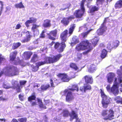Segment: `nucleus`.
Returning <instances> with one entry per match:
<instances>
[{
	"label": "nucleus",
	"mask_w": 122,
	"mask_h": 122,
	"mask_svg": "<svg viewBox=\"0 0 122 122\" xmlns=\"http://www.w3.org/2000/svg\"><path fill=\"white\" fill-rule=\"evenodd\" d=\"M50 87V86L49 84H43L41 86V89L42 91L43 92L47 90Z\"/></svg>",
	"instance_id": "c756f323"
},
{
	"label": "nucleus",
	"mask_w": 122,
	"mask_h": 122,
	"mask_svg": "<svg viewBox=\"0 0 122 122\" xmlns=\"http://www.w3.org/2000/svg\"><path fill=\"white\" fill-rule=\"evenodd\" d=\"M17 53V52L16 51L11 53L10 55V60L12 61H14L16 58Z\"/></svg>",
	"instance_id": "412c9836"
},
{
	"label": "nucleus",
	"mask_w": 122,
	"mask_h": 122,
	"mask_svg": "<svg viewBox=\"0 0 122 122\" xmlns=\"http://www.w3.org/2000/svg\"><path fill=\"white\" fill-rule=\"evenodd\" d=\"M99 38L97 36H95L91 40V42L94 47L97 44V43L99 41Z\"/></svg>",
	"instance_id": "393cba45"
},
{
	"label": "nucleus",
	"mask_w": 122,
	"mask_h": 122,
	"mask_svg": "<svg viewBox=\"0 0 122 122\" xmlns=\"http://www.w3.org/2000/svg\"><path fill=\"white\" fill-rule=\"evenodd\" d=\"M107 51L105 49H103L102 51L100 57L102 59L105 58L107 55Z\"/></svg>",
	"instance_id": "2f4dec72"
},
{
	"label": "nucleus",
	"mask_w": 122,
	"mask_h": 122,
	"mask_svg": "<svg viewBox=\"0 0 122 122\" xmlns=\"http://www.w3.org/2000/svg\"><path fill=\"white\" fill-rule=\"evenodd\" d=\"M30 23V21L28 20H27L25 23V24L27 27H28L29 26V24Z\"/></svg>",
	"instance_id": "6e6d98bb"
},
{
	"label": "nucleus",
	"mask_w": 122,
	"mask_h": 122,
	"mask_svg": "<svg viewBox=\"0 0 122 122\" xmlns=\"http://www.w3.org/2000/svg\"><path fill=\"white\" fill-rule=\"evenodd\" d=\"M38 56L36 54H34L31 59L30 61L31 62L35 63L37 61Z\"/></svg>",
	"instance_id": "c9c22d12"
},
{
	"label": "nucleus",
	"mask_w": 122,
	"mask_h": 122,
	"mask_svg": "<svg viewBox=\"0 0 122 122\" xmlns=\"http://www.w3.org/2000/svg\"><path fill=\"white\" fill-rule=\"evenodd\" d=\"M81 42L85 50L87 49V48H93L92 44L89 42L88 40L83 41Z\"/></svg>",
	"instance_id": "4468645a"
},
{
	"label": "nucleus",
	"mask_w": 122,
	"mask_h": 122,
	"mask_svg": "<svg viewBox=\"0 0 122 122\" xmlns=\"http://www.w3.org/2000/svg\"><path fill=\"white\" fill-rule=\"evenodd\" d=\"M106 88L108 91H111V88H110V86L109 85H107L106 87Z\"/></svg>",
	"instance_id": "338daca9"
},
{
	"label": "nucleus",
	"mask_w": 122,
	"mask_h": 122,
	"mask_svg": "<svg viewBox=\"0 0 122 122\" xmlns=\"http://www.w3.org/2000/svg\"><path fill=\"white\" fill-rule=\"evenodd\" d=\"M36 99V93L35 92H33L31 95L28 97V101L31 102L32 101L35 100Z\"/></svg>",
	"instance_id": "bb28decb"
},
{
	"label": "nucleus",
	"mask_w": 122,
	"mask_h": 122,
	"mask_svg": "<svg viewBox=\"0 0 122 122\" xmlns=\"http://www.w3.org/2000/svg\"><path fill=\"white\" fill-rule=\"evenodd\" d=\"M75 27V24H73L71 25L69 29V36H71L73 33Z\"/></svg>",
	"instance_id": "c85d7f7f"
},
{
	"label": "nucleus",
	"mask_w": 122,
	"mask_h": 122,
	"mask_svg": "<svg viewBox=\"0 0 122 122\" xmlns=\"http://www.w3.org/2000/svg\"><path fill=\"white\" fill-rule=\"evenodd\" d=\"M79 87L77 84H73L71 86V87L65 89L63 91L65 95H66V101L69 102H70L74 99L72 92L75 91L78 92L79 91Z\"/></svg>",
	"instance_id": "f257e3e1"
},
{
	"label": "nucleus",
	"mask_w": 122,
	"mask_h": 122,
	"mask_svg": "<svg viewBox=\"0 0 122 122\" xmlns=\"http://www.w3.org/2000/svg\"><path fill=\"white\" fill-rule=\"evenodd\" d=\"M75 18H76L75 17L74 15H71L68 16V17H67V18L68 20L69 21H71L72 20H74Z\"/></svg>",
	"instance_id": "c03bdc74"
},
{
	"label": "nucleus",
	"mask_w": 122,
	"mask_h": 122,
	"mask_svg": "<svg viewBox=\"0 0 122 122\" xmlns=\"http://www.w3.org/2000/svg\"><path fill=\"white\" fill-rule=\"evenodd\" d=\"M57 33V30L56 29L51 31L50 33L47 34L48 38L51 40H55L56 39V38L53 37L56 36Z\"/></svg>",
	"instance_id": "f8f14e48"
},
{
	"label": "nucleus",
	"mask_w": 122,
	"mask_h": 122,
	"mask_svg": "<svg viewBox=\"0 0 122 122\" xmlns=\"http://www.w3.org/2000/svg\"><path fill=\"white\" fill-rule=\"evenodd\" d=\"M118 82H117V78L115 77L114 81V84L111 87V92L116 96L119 93V84L122 82V77L119 76L118 78Z\"/></svg>",
	"instance_id": "39448f33"
},
{
	"label": "nucleus",
	"mask_w": 122,
	"mask_h": 122,
	"mask_svg": "<svg viewBox=\"0 0 122 122\" xmlns=\"http://www.w3.org/2000/svg\"><path fill=\"white\" fill-rule=\"evenodd\" d=\"M82 57V54L81 53H78L77 54V58L78 60L81 59Z\"/></svg>",
	"instance_id": "8fccbe9b"
},
{
	"label": "nucleus",
	"mask_w": 122,
	"mask_h": 122,
	"mask_svg": "<svg viewBox=\"0 0 122 122\" xmlns=\"http://www.w3.org/2000/svg\"><path fill=\"white\" fill-rule=\"evenodd\" d=\"M30 37H31V36L30 34H29L28 35L26 36V41H27L30 40Z\"/></svg>",
	"instance_id": "e2e57ef3"
},
{
	"label": "nucleus",
	"mask_w": 122,
	"mask_h": 122,
	"mask_svg": "<svg viewBox=\"0 0 122 122\" xmlns=\"http://www.w3.org/2000/svg\"><path fill=\"white\" fill-rule=\"evenodd\" d=\"M19 71L16 66H10L7 67V75L9 76H12L19 75Z\"/></svg>",
	"instance_id": "1a4fd4ad"
},
{
	"label": "nucleus",
	"mask_w": 122,
	"mask_h": 122,
	"mask_svg": "<svg viewBox=\"0 0 122 122\" xmlns=\"http://www.w3.org/2000/svg\"><path fill=\"white\" fill-rule=\"evenodd\" d=\"M119 42L118 40H116L113 42L112 43L113 46L112 48H117L119 45Z\"/></svg>",
	"instance_id": "58836bf2"
},
{
	"label": "nucleus",
	"mask_w": 122,
	"mask_h": 122,
	"mask_svg": "<svg viewBox=\"0 0 122 122\" xmlns=\"http://www.w3.org/2000/svg\"><path fill=\"white\" fill-rule=\"evenodd\" d=\"M21 45V43L19 42L14 43L12 47V49L13 50H15L20 46Z\"/></svg>",
	"instance_id": "f704fd0d"
},
{
	"label": "nucleus",
	"mask_w": 122,
	"mask_h": 122,
	"mask_svg": "<svg viewBox=\"0 0 122 122\" xmlns=\"http://www.w3.org/2000/svg\"><path fill=\"white\" fill-rule=\"evenodd\" d=\"M68 30L67 29L65 30L61 34L60 38L61 42L60 43L61 47L57 49V51L59 53L62 52L66 47L65 43L67 39Z\"/></svg>",
	"instance_id": "20e7f679"
},
{
	"label": "nucleus",
	"mask_w": 122,
	"mask_h": 122,
	"mask_svg": "<svg viewBox=\"0 0 122 122\" xmlns=\"http://www.w3.org/2000/svg\"><path fill=\"white\" fill-rule=\"evenodd\" d=\"M86 0H82L80 4V9L75 10L73 13L76 18L78 19L77 21L82 20L83 16L85 13L86 11L84 5Z\"/></svg>",
	"instance_id": "7ed1b4c3"
},
{
	"label": "nucleus",
	"mask_w": 122,
	"mask_h": 122,
	"mask_svg": "<svg viewBox=\"0 0 122 122\" xmlns=\"http://www.w3.org/2000/svg\"><path fill=\"white\" fill-rule=\"evenodd\" d=\"M91 89V85L86 83L84 84L83 86H80L79 88L80 91L83 93L86 92L87 90H90Z\"/></svg>",
	"instance_id": "9b49d317"
},
{
	"label": "nucleus",
	"mask_w": 122,
	"mask_h": 122,
	"mask_svg": "<svg viewBox=\"0 0 122 122\" xmlns=\"http://www.w3.org/2000/svg\"><path fill=\"white\" fill-rule=\"evenodd\" d=\"M57 76L58 77L60 78L63 82H68L70 79L67 74L65 73H59L57 75Z\"/></svg>",
	"instance_id": "9d476101"
},
{
	"label": "nucleus",
	"mask_w": 122,
	"mask_h": 122,
	"mask_svg": "<svg viewBox=\"0 0 122 122\" xmlns=\"http://www.w3.org/2000/svg\"><path fill=\"white\" fill-rule=\"evenodd\" d=\"M108 17H107L104 18L103 23L101 25L103 26H106L105 25V24L106 23L107 21V19H108Z\"/></svg>",
	"instance_id": "3c124183"
},
{
	"label": "nucleus",
	"mask_w": 122,
	"mask_h": 122,
	"mask_svg": "<svg viewBox=\"0 0 122 122\" xmlns=\"http://www.w3.org/2000/svg\"><path fill=\"white\" fill-rule=\"evenodd\" d=\"M99 8L96 6L92 7L90 9L89 13H94L95 11H98Z\"/></svg>",
	"instance_id": "473e14b6"
},
{
	"label": "nucleus",
	"mask_w": 122,
	"mask_h": 122,
	"mask_svg": "<svg viewBox=\"0 0 122 122\" xmlns=\"http://www.w3.org/2000/svg\"><path fill=\"white\" fill-rule=\"evenodd\" d=\"M70 67L75 70H77L78 69V68L77 66H76V64L74 63H70Z\"/></svg>",
	"instance_id": "4c0bfd02"
},
{
	"label": "nucleus",
	"mask_w": 122,
	"mask_h": 122,
	"mask_svg": "<svg viewBox=\"0 0 122 122\" xmlns=\"http://www.w3.org/2000/svg\"><path fill=\"white\" fill-rule=\"evenodd\" d=\"M107 27L106 26H103L101 25L96 32V33L98 36L103 35L107 30Z\"/></svg>",
	"instance_id": "ddd939ff"
},
{
	"label": "nucleus",
	"mask_w": 122,
	"mask_h": 122,
	"mask_svg": "<svg viewBox=\"0 0 122 122\" xmlns=\"http://www.w3.org/2000/svg\"><path fill=\"white\" fill-rule=\"evenodd\" d=\"M23 96L21 95L20 94L19 95V98L20 100L23 101Z\"/></svg>",
	"instance_id": "bf43d9fd"
},
{
	"label": "nucleus",
	"mask_w": 122,
	"mask_h": 122,
	"mask_svg": "<svg viewBox=\"0 0 122 122\" xmlns=\"http://www.w3.org/2000/svg\"><path fill=\"white\" fill-rule=\"evenodd\" d=\"M15 6L17 8H24V6L23 5L22 2L15 4Z\"/></svg>",
	"instance_id": "e433bc0d"
},
{
	"label": "nucleus",
	"mask_w": 122,
	"mask_h": 122,
	"mask_svg": "<svg viewBox=\"0 0 122 122\" xmlns=\"http://www.w3.org/2000/svg\"><path fill=\"white\" fill-rule=\"evenodd\" d=\"M21 27V25L20 24H18L16 25L15 29H19Z\"/></svg>",
	"instance_id": "0e129e2a"
},
{
	"label": "nucleus",
	"mask_w": 122,
	"mask_h": 122,
	"mask_svg": "<svg viewBox=\"0 0 122 122\" xmlns=\"http://www.w3.org/2000/svg\"><path fill=\"white\" fill-rule=\"evenodd\" d=\"M60 44L58 42H56L55 43L54 48L55 49H57L59 46Z\"/></svg>",
	"instance_id": "603ef678"
},
{
	"label": "nucleus",
	"mask_w": 122,
	"mask_h": 122,
	"mask_svg": "<svg viewBox=\"0 0 122 122\" xmlns=\"http://www.w3.org/2000/svg\"><path fill=\"white\" fill-rule=\"evenodd\" d=\"M31 69L33 72H36L39 69V67L37 66L36 64V66H35L33 65H31Z\"/></svg>",
	"instance_id": "ea45409f"
},
{
	"label": "nucleus",
	"mask_w": 122,
	"mask_h": 122,
	"mask_svg": "<svg viewBox=\"0 0 122 122\" xmlns=\"http://www.w3.org/2000/svg\"><path fill=\"white\" fill-rule=\"evenodd\" d=\"M109 112V114L107 116L104 117L103 119L105 120H111L114 119V111L111 108L108 110H103L102 112L101 115L103 117H105L107 115V112Z\"/></svg>",
	"instance_id": "6e6552de"
},
{
	"label": "nucleus",
	"mask_w": 122,
	"mask_h": 122,
	"mask_svg": "<svg viewBox=\"0 0 122 122\" xmlns=\"http://www.w3.org/2000/svg\"><path fill=\"white\" fill-rule=\"evenodd\" d=\"M18 120L20 122H26L27 119L26 117L22 118H19Z\"/></svg>",
	"instance_id": "49530a36"
},
{
	"label": "nucleus",
	"mask_w": 122,
	"mask_h": 122,
	"mask_svg": "<svg viewBox=\"0 0 122 122\" xmlns=\"http://www.w3.org/2000/svg\"><path fill=\"white\" fill-rule=\"evenodd\" d=\"M93 48H87V50L86 51L84 52L83 54L84 55H86L89 52H90L92 50Z\"/></svg>",
	"instance_id": "de8ad7c7"
},
{
	"label": "nucleus",
	"mask_w": 122,
	"mask_h": 122,
	"mask_svg": "<svg viewBox=\"0 0 122 122\" xmlns=\"http://www.w3.org/2000/svg\"><path fill=\"white\" fill-rule=\"evenodd\" d=\"M37 105V103L36 101H34L32 102L31 105L32 106H34Z\"/></svg>",
	"instance_id": "69168bd1"
},
{
	"label": "nucleus",
	"mask_w": 122,
	"mask_h": 122,
	"mask_svg": "<svg viewBox=\"0 0 122 122\" xmlns=\"http://www.w3.org/2000/svg\"><path fill=\"white\" fill-rule=\"evenodd\" d=\"M32 54V53L31 52H24V56L25 59L27 60L30 59Z\"/></svg>",
	"instance_id": "cd10ccee"
},
{
	"label": "nucleus",
	"mask_w": 122,
	"mask_h": 122,
	"mask_svg": "<svg viewBox=\"0 0 122 122\" xmlns=\"http://www.w3.org/2000/svg\"><path fill=\"white\" fill-rule=\"evenodd\" d=\"M6 99L4 98H3L2 96H0V101H4L6 100Z\"/></svg>",
	"instance_id": "774afa93"
},
{
	"label": "nucleus",
	"mask_w": 122,
	"mask_h": 122,
	"mask_svg": "<svg viewBox=\"0 0 122 122\" xmlns=\"http://www.w3.org/2000/svg\"><path fill=\"white\" fill-rule=\"evenodd\" d=\"M51 25L50 20L47 19L44 20L43 24V26L44 27H50Z\"/></svg>",
	"instance_id": "aec40b11"
},
{
	"label": "nucleus",
	"mask_w": 122,
	"mask_h": 122,
	"mask_svg": "<svg viewBox=\"0 0 122 122\" xmlns=\"http://www.w3.org/2000/svg\"><path fill=\"white\" fill-rule=\"evenodd\" d=\"M5 60V58L2 56V55L0 54V64L1 63L2 61H4Z\"/></svg>",
	"instance_id": "5fc2aeb1"
},
{
	"label": "nucleus",
	"mask_w": 122,
	"mask_h": 122,
	"mask_svg": "<svg viewBox=\"0 0 122 122\" xmlns=\"http://www.w3.org/2000/svg\"><path fill=\"white\" fill-rule=\"evenodd\" d=\"M77 117L76 118H74V119H76V121L75 122H81L80 119L78 118V115L77 113Z\"/></svg>",
	"instance_id": "680f3d73"
},
{
	"label": "nucleus",
	"mask_w": 122,
	"mask_h": 122,
	"mask_svg": "<svg viewBox=\"0 0 122 122\" xmlns=\"http://www.w3.org/2000/svg\"><path fill=\"white\" fill-rule=\"evenodd\" d=\"M101 97L102 98L101 103L102 107L104 108H107L108 105L111 104L112 102L111 98L108 97L106 95L104 92L101 89H100Z\"/></svg>",
	"instance_id": "423d86ee"
},
{
	"label": "nucleus",
	"mask_w": 122,
	"mask_h": 122,
	"mask_svg": "<svg viewBox=\"0 0 122 122\" xmlns=\"http://www.w3.org/2000/svg\"><path fill=\"white\" fill-rule=\"evenodd\" d=\"M29 20L30 21V23H34L36 22L37 19L33 17H31L29 18Z\"/></svg>",
	"instance_id": "79ce46f5"
},
{
	"label": "nucleus",
	"mask_w": 122,
	"mask_h": 122,
	"mask_svg": "<svg viewBox=\"0 0 122 122\" xmlns=\"http://www.w3.org/2000/svg\"><path fill=\"white\" fill-rule=\"evenodd\" d=\"M11 83L12 86H11V88L13 89H15L19 86L18 83V81H17L12 80V81Z\"/></svg>",
	"instance_id": "7c9ffc66"
},
{
	"label": "nucleus",
	"mask_w": 122,
	"mask_h": 122,
	"mask_svg": "<svg viewBox=\"0 0 122 122\" xmlns=\"http://www.w3.org/2000/svg\"><path fill=\"white\" fill-rule=\"evenodd\" d=\"M92 29H91L90 30H87V31L83 32L81 34V35L83 38L86 37L87 35L92 30Z\"/></svg>",
	"instance_id": "72a5a7b5"
},
{
	"label": "nucleus",
	"mask_w": 122,
	"mask_h": 122,
	"mask_svg": "<svg viewBox=\"0 0 122 122\" xmlns=\"http://www.w3.org/2000/svg\"><path fill=\"white\" fill-rule=\"evenodd\" d=\"M61 113L63 117H70V120L71 121L74 118L77 117V112L73 110H71V112H70L68 110L65 109L62 111Z\"/></svg>",
	"instance_id": "0eeeda50"
},
{
	"label": "nucleus",
	"mask_w": 122,
	"mask_h": 122,
	"mask_svg": "<svg viewBox=\"0 0 122 122\" xmlns=\"http://www.w3.org/2000/svg\"><path fill=\"white\" fill-rule=\"evenodd\" d=\"M43 119L45 122H48V118L46 115H45L43 116Z\"/></svg>",
	"instance_id": "4d7b16f0"
},
{
	"label": "nucleus",
	"mask_w": 122,
	"mask_h": 122,
	"mask_svg": "<svg viewBox=\"0 0 122 122\" xmlns=\"http://www.w3.org/2000/svg\"><path fill=\"white\" fill-rule=\"evenodd\" d=\"M50 83L51 85L50 87L54 88L55 87V86L53 80L52 79H51L50 80Z\"/></svg>",
	"instance_id": "a18cd8bd"
},
{
	"label": "nucleus",
	"mask_w": 122,
	"mask_h": 122,
	"mask_svg": "<svg viewBox=\"0 0 122 122\" xmlns=\"http://www.w3.org/2000/svg\"><path fill=\"white\" fill-rule=\"evenodd\" d=\"M75 49L76 51H78L85 50L81 42L76 46Z\"/></svg>",
	"instance_id": "b1692460"
},
{
	"label": "nucleus",
	"mask_w": 122,
	"mask_h": 122,
	"mask_svg": "<svg viewBox=\"0 0 122 122\" xmlns=\"http://www.w3.org/2000/svg\"><path fill=\"white\" fill-rule=\"evenodd\" d=\"M37 100L39 104L38 106L40 108L42 109H46L47 108V107L46 106L47 104V103L44 104L42 102V100L39 98H37Z\"/></svg>",
	"instance_id": "f3484780"
},
{
	"label": "nucleus",
	"mask_w": 122,
	"mask_h": 122,
	"mask_svg": "<svg viewBox=\"0 0 122 122\" xmlns=\"http://www.w3.org/2000/svg\"><path fill=\"white\" fill-rule=\"evenodd\" d=\"M105 0H96V3L97 5H102L104 2Z\"/></svg>",
	"instance_id": "37998d69"
},
{
	"label": "nucleus",
	"mask_w": 122,
	"mask_h": 122,
	"mask_svg": "<svg viewBox=\"0 0 122 122\" xmlns=\"http://www.w3.org/2000/svg\"><path fill=\"white\" fill-rule=\"evenodd\" d=\"M32 26L31 29L34 33H36V32L37 34H39V30L37 29L40 26L39 25H37L36 24H32Z\"/></svg>",
	"instance_id": "a211bd4d"
},
{
	"label": "nucleus",
	"mask_w": 122,
	"mask_h": 122,
	"mask_svg": "<svg viewBox=\"0 0 122 122\" xmlns=\"http://www.w3.org/2000/svg\"><path fill=\"white\" fill-rule=\"evenodd\" d=\"M86 83L92 84L93 82V80L92 76H90L88 75L85 76L84 77Z\"/></svg>",
	"instance_id": "2eb2a0df"
},
{
	"label": "nucleus",
	"mask_w": 122,
	"mask_h": 122,
	"mask_svg": "<svg viewBox=\"0 0 122 122\" xmlns=\"http://www.w3.org/2000/svg\"><path fill=\"white\" fill-rule=\"evenodd\" d=\"M3 87L6 89H9L11 88V86H8L7 84H4L3 85Z\"/></svg>",
	"instance_id": "864d4df0"
},
{
	"label": "nucleus",
	"mask_w": 122,
	"mask_h": 122,
	"mask_svg": "<svg viewBox=\"0 0 122 122\" xmlns=\"http://www.w3.org/2000/svg\"><path fill=\"white\" fill-rule=\"evenodd\" d=\"M114 100L117 104L122 105V97L120 96H117L114 98Z\"/></svg>",
	"instance_id": "a878e982"
},
{
	"label": "nucleus",
	"mask_w": 122,
	"mask_h": 122,
	"mask_svg": "<svg viewBox=\"0 0 122 122\" xmlns=\"http://www.w3.org/2000/svg\"><path fill=\"white\" fill-rule=\"evenodd\" d=\"M61 23L64 25L66 26L69 24L70 21L68 20L67 17H64L61 20Z\"/></svg>",
	"instance_id": "5701e85b"
},
{
	"label": "nucleus",
	"mask_w": 122,
	"mask_h": 122,
	"mask_svg": "<svg viewBox=\"0 0 122 122\" xmlns=\"http://www.w3.org/2000/svg\"><path fill=\"white\" fill-rule=\"evenodd\" d=\"M117 73L119 76H121L122 75V72L121 71L119 70H117Z\"/></svg>",
	"instance_id": "052dcab7"
},
{
	"label": "nucleus",
	"mask_w": 122,
	"mask_h": 122,
	"mask_svg": "<svg viewBox=\"0 0 122 122\" xmlns=\"http://www.w3.org/2000/svg\"><path fill=\"white\" fill-rule=\"evenodd\" d=\"M62 54H59L53 56L52 57H47L45 58L44 61L39 62L36 64L39 66L46 64L52 63L58 61L62 56Z\"/></svg>",
	"instance_id": "f03ea898"
},
{
	"label": "nucleus",
	"mask_w": 122,
	"mask_h": 122,
	"mask_svg": "<svg viewBox=\"0 0 122 122\" xmlns=\"http://www.w3.org/2000/svg\"><path fill=\"white\" fill-rule=\"evenodd\" d=\"M115 9H119L122 8V0H119L116 2L114 5Z\"/></svg>",
	"instance_id": "4be33fe9"
},
{
	"label": "nucleus",
	"mask_w": 122,
	"mask_h": 122,
	"mask_svg": "<svg viewBox=\"0 0 122 122\" xmlns=\"http://www.w3.org/2000/svg\"><path fill=\"white\" fill-rule=\"evenodd\" d=\"M45 33V31L44 30H43L40 35V36H39V38H44L45 37V35L44 33Z\"/></svg>",
	"instance_id": "09e8293b"
},
{
	"label": "nucleus",
	"mask_w": 122,
	"mask_h": 122,
	"mask_svg": "<svg viewBox=\"0 0 122 122\" xmlns=\"http://www.w3.org/2000/svg\"><path fill=\"white\" fill-rule=\"evenodd\" d=\"M115 74L114 73L112 72H109L107 76V82L111 83L113 80V78L115 77Z\"/></svg>",
	"instance_id": "dca6fc26"
},
{
	"label": "nucleus",
	"mask_w": 122,
	"mask_h": 122,
	"mask_svg": "<svg viewBox=\"0 0 122 122\" xmlns=\"http://www.w3.org/2000/svg\"><path fill=\"white\" fill-rule=\"evenodd\" d=\"M79 42L78 39L76 38L75 37H73L72 38L71 43L75 44Z\"/></svg>",
	"instance_id": "a19ab883"
},
{
	"label": "nucleus",
	"mask_w": 122,
	"mask_h": 122,
	"mask_svg": "<svg viewBox=\"0 0 122 122\" xmlns=\"http://www.w3.org/2000/svg\"><path fill=\"white\" fill-rule=\"evenodd\" d=\"M97 69L96 66L94 64H91L88 69V71L90 73H92L94 72Z\"/></svg>",
	"instance_id": "6ab92c4d"
},
{
	"label": "nucleus",
	"mask_w": 122,
	"mask_h": 122,
	"mask_svg": "<svg viewBox=\"0 0 122 122\" xmlns=\"http://www.w3.org/2000/svg\"><path fill=\"white\" fill-rule=\"evenodd\" d=\"M26 82V81H20V85H25Z\"/></svg>",
	"instance_id": "13d9d810"
}]
</instances>
